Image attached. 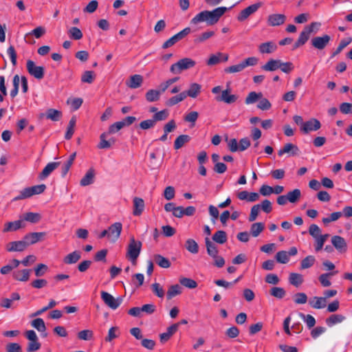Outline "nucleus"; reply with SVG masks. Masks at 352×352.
I'll return each mask as SVG.
<instances>
[{"instance_id":"nucleus-17","label":"nucleus","mask_w":352,"mask_h":352,"mask_svg":"<svg viewBox=\"0 0 352 352\" xmlns=\"http://www.w3.org/2000/svg\"><path fill=\"white\" fill-rule=\"evenodd\" d=\"M25 240L12 241L7 244L6 250L8 252H22L27 248Z\"/></svg>"},{"instance_id":"nucleus-43","label":"nucleus","mask_w":352,"mask_h":352,"mask_svg":"<svg viewBox=\"0 0 352 352\" xmlns=\"http://www.w3.org/2000/svg\"><path fill=\"white\" fill-rule=\"evenodd\" d=\"M108 135L109 134L107 133H103L100 135V143L98 146L99 148H109L111 147V144H114V140H111L110 141H107L106 140V138Z\"/></svg>"},{"instance_id":"nucleus-15","label":"nucleus","mask_w":352,"mask_h":352,"mask_svg":"<svg viewBox=\"0 0 352 352\" xmlns=\"http://www.w3.org/2000/svg\"><path fill=\"white\" fill-rule=\"evenodd\" d=\"M60 164L59 162H53L48 163L39 174L38 178L41 180L46 179L56 168Z\"/></svg>"},{"instance_id":"nucleus-56","label":"nucleus","mask_w":352,"mask_h":352,"mask_svg":"<svg viewBox=\"0 0 352 352\" xmlns=\"http://www.w3.org/2000/svg\"><path fill=\"white\" fill-rule=\"evenodd\" d=\"M243 65L242 62L237 65H232L224 69V72L227 74H233L241 72L244 69Z\"/></svg>"},{"instance_id":"nucleus-12","label":"nucleus","mask_w":352,"mask_h":352,"mask_svg":"<svg viewBox=\"0 0 352 352\" xmlns=\"http://www.w3.org/2000/svg\"><path fill=\"white\" fill-rule=\"evenodd\" d=\"M300 153V150L298 147L292 143H287L284 145V146L280 149L278 152V155L279 156H282L284 154L287 153L289 156H296L298 155Z\"/></svg>"},{"instance_id":"nucleus-21","label":"nucleus","mask_w":352,"mask_h":352,"mask_svg":"<svg viewBox=\"0 0 352 352\" xmlns=\"http://www.w3.org/2000/svg\"><path fill=\"white\" fill-rule=\"evenodd\" d=\"M346 319L342 314H334L326 318L325 322L328 327H331L337 324L341 323Z\"/></svg>"},{"instance_id":"nucleus-51","label":"nucleus","mask_w":352,"mask_h":352,"mask_svg":"<svg viewBox=\"0 0 352 352\" xmlns=\"http://www.w3.org/2000/svg\"><path fill=\"white\" fill-rule=\"evenodd\" d=\"M288 201L291 203H296L301 196V192L299 189H294L292 191H289L287 195Z\"/></svg>"},{"instance_id":"nucleus-40","label":"nucleus","mask_w":352,"mask_h":352,"mask_svg":"<svg viewBox=\"0 0 352 352\" xmlns=\"http://www.w3.org/2000/svg\"><path fill=\"white\" fill-rule=\"evenodd\" d=\"M182 287L178 284L171 285L166 293V297L168 300L173 298L182 293Z\"/></svg>"},{"instance_id":"nucleus-46","label":"nucleus","mask_w":352,"mask_h":352,"mask_svg":"<svg viewBox=\"0 0 352 352\" xmlns=\"http://www.w3.org/2000/svg\"><path fill=\"white\" fill-rule=\"evenodd\" d=\"M185 247L192 254H197L199 252L198 244L194 239H188L186 242Z\"/></svg>"},{"instance_id":"nucleus-26","label":"nucleus","mask_w":352,"mask_h":352,"mask_svg":"<svg viewBox=\"0 0 352 352\" xmlns=\"http://www.w3.org/2000/svg\"><path fill=\"white\" fill-rule=\"evenodd\" d=\"M312 308H324L327 305V300L324 297H313L309 301Z\"/></svg>"},{"instance_id":"nucleus-45","label":"nucleus","mask_w":352,"mask_h":352,"mask_svg":"<svg viewBox=\"0 0 352 352\" xmlns=\"http://www.w3.org/2000/svg\"><path fill=\"white\" fill-rule=\"evenodd\" d=\"M351 41H352L351 38H347L341 40L338 47L332 53L331 57L333 58L336 56L338 55L343 50L344 48H345L348 45H349L351 43Z\"/></svg>"},{"instance_id":"nucleus-16","label":"nucleus","mask_w":352,"mask_h":352,"mask_svg":"<svg viewBox=\"0 0 352 352\" xmlns=\"http://www.w3.org/2000/svg\"><path fill=\"white\" fill-rule=\"evenodd\" d=\"M201 91V85L197 82L191 83L188 89L184 91L186 97H190L192 98H196Z\"/></svg>"},{"instance_id":"nucleus-9","label":"nucleus","mask_w":352,"mask_h":352,"mask_svg":"<svg viewBox=\"0 0 352 352\" xmlns=\"http://www.w3.org/2000/svg\"><path fill=\"white\" fill-rule=\"evenodd\" d=\"M321 127L320 121L316 118H311V120L305 122L303 127H300V131L305 133H309L311 131H316Z\"/></svg>"},{"instance_id":"nucleus-64","label":"nucleus","mask_w":352,"mask_h":352,"mask_svg":"<svg viewBox=\"0 0 352 352\" xmlns=\"http://www.w3.org/2000/svg\"><path fill=\"white\" fill-rule=\"evenodd\" d=\"M6 352H22L21 345L15 342H10L6 346Z\"/></svg>"},{"instance_id":"nucleus-29","label":"nucleus","mask_w":352,"mask_h":352,"mask_svg":"<svg viewBox=\"0 0 352 352\" xmlns=\"http://www.w3.org/2000/svg\"><path fill=\"white\" fill-rule=\"evenodd\" d=\"M143 82V78L141 75L135 74L130 77L129 81L126 82V85L131 89H136L140 87Z\"/></svg>"},{"instance_id":"nucleus-57","label":"nucleus","mask_w":352,"mask_h":352,"mask_svg":"<svg viewBox=\"0 0 352 352\" xmlns=\"http://www.w3.org/2000/svg\"><path fill=\"white\" fill-rule=\"evenodd\" d=\"M93 337V331L89 329L82 330L78 333V338L81 340H90Z\"/></svg>"},{"instance_id":"nucleus-28","label":"nucleus","mask_w":352,"mask_h":352,"mask_svg":"<svg viewBox=\"0 0 352 352\" xmlns=\"http://www.w3.org/2000/svg\"><path fill=\"white\" fill-rule=\"evenodd\" d=\"M144 209V201L142 198L134 197L133 199V214L139 216L142 214Z\"/></svg>"},{"instance_id":"nucleus-63","label":"nucleus","mask_w":352,"mask_h":352,"mask_svg":"<svg viewBox=\"0 0 352 352\" xmlns=\"http://www.w3.org/2000/svg\"><path fill=\"white\" fill-rule=\"evenodd\" d=\"M168 111L166 109H164L159 112L155 113L153 116V120H155V122L156 123L157 121L165 120L168 118Z\"/></svg>"},{"instance_id":"nucleus-61","label":"nucleus","mask_w":352,"mask_h":352,"mask_svg":"<svg viewBox=\"0 0 352 352\" xmlns=\"http://www.w3.org/2000/svg\"><path fill=\"white\" fill-rule=\"evenodd\" d=\"M222 56L223 54L221 52H218L215 54L211 55L209 59L207 60V65L212 66L218 64L219 63H220Z\"/></svg>"},{"instance_id":"nucleus-55","label":"nucleus","mask_w":352,"mask_h":352,"mask_svg":"<svg viewBox=\"0 0 352 352\" xmlns=\"http://www.w3.org/2000/svg\"><path fill=\"white\" fill-rule=\"evenodd\" d=\"M275 258L278 263L283 264L287 263L289 260L287 252L283 250L278 252L276 254Z\"/></svg>"},{"instance_id":"nucleus-62","label":"nucleus","mask_w":352,"mask_h":352,"mask_svg":"<svg viewBox=\"0 0 352 352\" xmlns=\"http://www.w3.org/2000/svg\"><path fill=\"white\" fill-rule=\"evenodd\" d=\"M214 32L213 31H207L205 32L201 33L200 35L197 36V38L195 39V43H202L205 41L206 40L210 38L212 36H214Z\"/></svg>"},{"instance_id":"nucleus-4","label":"nucleus","mask_w":352,"mask_h":352,"mask_svg":"<svg viewBox=\"0 0 352 352\" xmlns=\"http://www.w3.org/2000/svg\"><path fill=\"white\" fill-rule=\"evenodd\" d=\"M26 67L28 73L38 80L44 77L45 69L42 66H37L33 60H28L26 63Z\"/></svg>"},{"instance_id":"nucleus-8","label":"nucleus","mask_w":352,"mask_h":352,"mask_svg":"<svg viewBox=\"0 0 352 352\" xmlns=\"http://www.w3.org/2000/svg\"><path fill=\"white\" fill-rule=\"evenodd\" d=\"M238 99V96L235 94H231V90L228 87L226 90H223L220 96L216 97V100L219 102H223L226 104L234 103Z\"/></svg>"},{"instance_id":"nucleus-48","label":"nucleus","mask_w":352,"mask_h":352,"mask_svg":"<svg viewBox=\"0 0 352 352\" xmlns=\"http://www.w3.org/2000/svg\"><path fill=\"white\" fill-rule=\"evenodd\" d=\"M32 326L40 332H45L46 327L44 320L42 318H38L33 320L31 322Z\"/></svg>"},{"instance_id":"nucleus-34","label":"nucleus","mask_w":352,"mask_h":352,"mask_svg":"<svg viewBox=\"0 0 352 352\" xmlns=\"http://www.w3.org/2000/svg\"><path fill=\"white\" fill-rule=\"evenodd\" d=\"M45 116L47 119L52 121H58L62 117V112L54 109H48Z\"/></svg>"},{"instance_id":"nucleus-35","label":"nucleus","mask_w":352,"mask_h":352,"mask_svg":"<svg viewBox=\"0 0 352 352\" xmlns=\"http://www.w3.org/2000/svg\"><path fill=\"white\" fill-rule=\"evenodd\" d=\"M190 137L188 135H180L175 140L174 148L176 150L181 148L185 144L190 140Z\"/></svg>"},{"instance_id":"nucleus-18","label":"nucleus","mask_w":352,"mask_h":352,"mask_svg":"<svg viewBox=\"0 0 352 352\" xmlns=\"http://www.w3.org/2000/svg\"><path fill=\"white\" fill-rule=\"evenodd\" d=\"M122 229V225L121 223H120V222L114 223L108 229V231H109L108 237L109 238L112 237L113 241L117 240L120 236Z\"/></svg>"},{"instance_id":"nucleus-24","label":"nucleus","mask_w":352,"mask_h":352,"mask_svg":"<svg viewBox=\"0 0 352 352\" xmlns=\"http://www.w3.org/2000/svg\"><path fill=\"white\" fill-rule=\"evenodd\" d=\"M25 227V223L23 222V220L19 219L15 221L8 222L5 224L3 232H10V231H16L21 228Z\"/></svg>"},{"instance_id":"nucleus-20","label":"nucleus","mask_w":352,"mask_h":352,"mask_svg":"<svg viewBox=\"0 0 352 352\" xmlns=\"http://www.w3.org/2000/svg\"><path fill=\"white\" fill-rule=\"evenodd\" d=\"M277 49V45L272 41L263 43L258 46V51L261 54H271Z\"/></svg>"},{"instance_id":"nucleus-22","label":"nucleus","mask_w":352,"mask_h":352,"mask_svg":"<svg viewBox=\"0 0 352 352\" xmlns=\"http://www.w3.org/2000/svg\"><path fill=\"white\" fill-rule=\"evenodd\" d=\"M179 324H173L167 328L166 332L160 335V342L164 343L177 331Z\"/></svg>"},{"instance_id":"nucleus-14","label":"nucleus","mask_w":352,"mask_h":352,"mask_svg":"<svg viewBox=\"0 0 352 352\" xmlns=\"http://www.w3.org/2000/svg\"><path fill=\"white\" fill-rule=\"evenodd\" d=\"M286 16L283 14H272L267 17V23L270 26H278L285 22Z\"/></svg>"},{"instance_id":"nucleus-50","label":"nucleus","mask_w":352,"mask_h":352,"mask_svg":"<svg viewBox=\"0 0 352 352\" xmlns=\"http://www.w3.org/2000/svg\"><path fill=\"white\" fill-rule=\"evenodd\" d=\"M76 118L72 117L69 122L67 129L65 135L66 140H70L74 133V127L76 125Z\"/></svg>"},{"instance_id":"nucleus-32","label":"nucleus","mask_w":352,"mask_h":352,"mask_svg":"<svg viewBox=\"0 0 352 352\" xmlns=\"http://www.w3.org/2000/svg\"><path fill=\"white\" fill-rule=\"evenodd\" d=\"M41 219V215L37 212H26L23 214L21 220L29 221L32 223H36Z\"/></svg>"},{"instance_id":"nucleus-38","label":"nucleus","mask_w":352,"mask_h":352,"mask_svg":"<svg viewBox=\"0 0 352 352\" xmlns=\"http://www.w3.org/2000/svg\"><path fill=\"white\" fill-rule=\"evenodd\" d=\"M155 262L162 268H168L170 266V261L162 256L161 254H155L154 256Z\"/></svg>"},{"instance_id":"nucleus-49","label":"nucleus","mask_w":352,"mask_h":352,"mask_svg":"<svg viewBox=\"0 0 352 352\" xmlns=\"http://www.w3.org/2000/svg\"><path fill=\"white\" fill-rule=\"evenodd\" d=\"M289 283L296 286L298 287L303 282V278L302 275L297 273H291L289 278Z\"/></svg>"},{"instance_id":"nucleus-33","label":"nucleus","mask_w":352,"mask_h":352,"mask_svg":"<svg viewBox=\"0 0 352 352\" xmlns=\"http://www.w3.org/2000/svg\"><path fill=\"white\" fill-rule=\"evenodd\" d=\"M205 243L208 255L211 257H217L219 251L215 244L213 243L208 237L205 239Z\"/></svg>"},{"instance_id":"nucleus-5","label":"nucleus","mask_w":352,"mask_h":352,"mask_svg":"<svg viewBox=\"0 0 352 352\" xmlns=\"http://www.w3.org/2000/svg\"><path fill=\"white\" fill-rule=\"evenodd\" d=\"M191 32V29L190 28H186L177 34H175L166 41H165L162 45L163 49H167L168 47L174 45L177 42L181 41L184 38H185L188 34Z\"/></svg>"},{"instance_id":"nucleus-13","label":"nucleus","mask_w":352,"mask_h":352,"mask_svg":"<svg viewBox=\"0 0 352 352\" xmlns=\"http://www.w3.org/2000/svg\"><path fill=\"white\" fill-rule=\"evenodd\" d=\"M46 233L41 232H30L25 235L24 240L27 243V246L34 244L41 240L45 236Z\"/></svg>"},{"instance_id":"nucleus-60","label":"nucleus","mask_w":352,"mask_h":352,"mask_svg":"<svg viewBox=\"0 0 352 352\" xmlns=\"http://www.w3.org/2000/svg\"><path fill=\"white\" fill-rule=\"evenodd\" d=\"M32 196V194L31 192L30 187H28V188L23 189L20 192L19 195L14 199V200L18 201V200L25 199L29 198Z\"/></svg>"},{"instance_id":"nucleus-41","label":"nucleus","mask_w":352,"mask_h":352,"mask_svg":"<svg viewBox=\"0 0 352 352\" xmlns=\"http://www.w3.org/2000/svg\"><path fill=\"white\" fill-rule=\"evenodd\" d=\"M337 273L338 272L336 271L321 274L318 278L320 284L323 287H329L331 285V283L329 280V278L332 276L336 275Z\"/></svg>"},{"instance_id":"nucleus-53","label":"nucleus","mask_w":352,"mask_h":352,"mask_svg":"<svg viewBox=\"0 0 352 352\" xmlns=\"http://www.w3.org/2000/svg\"><path fill=\"white\" fill-rule=\"evenodd\" d=\"M179 283L187 288L194 289L197 287V283L193 279L189 278H181L179 279Z\"/></svg>"},{"instance_id":"nucleus-11","label":"nucleus","mask_w":352,"mask_h":352,"mask_svg":"<svg viewBox=\"0 0 352 352\" xmlns=\"http://www.w3.org/2000/svg\"><path fill=\"white\" fill-rule=\"evenodd\" d=\"M331 241L338 252L342 254L346 252L347 243L343 237L336 235L332 236Z\"/></svg>"},{"instance_id":"nucleus-6","label":"nucleus","mask_w":352,"mask_h":352,"mask_svg":"<svg viewBox=\"0 0 352 352\" xmlns=\"http://www.w3.org/2000/svg\"><path fill=\"white\" fill-rule=\"evenodd\" d=\"M101 298L107 306L110 308H117L121 305L123 301V297L114 298L112 295L107 292H101Z\"/></svg>"},{"instance_id":"nucleus-36","label":"nucleus","mask_w":352,"mask_h":352,"mask_svg":"<svg viewBox=\"0 0 352 352\" xmlns=\"http://www.w3.org/2000/svg\"><path fill=\"white\" fill-rule=\"evenodd\" d=\"M186 98V97L184 91L180 92L179 94L173 96L170 98L168 100H167V101L166 102V105L168 107L174 106L178 104L179 102L184 100Z\"/></svg>"},{"instance_id":"nucleus-1","label":"nucleus","mask_w":352,"mask_h":352,"mask_svg":"<svg viewBox=\"0 0 352 352\" xmlns=\"http://www.w3.org/2000/svg\"><path fill=\"white\" fill-rule=\"evenodd\" d=\"M226 7H218L213 10H204L196 14L191 20L190 24L197 25L201 22H206L208 25H213L216 24L220 18L225 14L226 11L232 8Z\"/></svg>"},{"instance_id":"nucleus-19","label":"nucleus","mask_w":352,"mask_h":352,"mask_svg":"<svg viewBox=\"0 0 352 352\" xmlns=\"http://www.w3.org/2000/svg\"><path fill=\"white\" fill-rule=\"evenodd\" d=\"M237 197L240 200H245L249 202H254L259 199V195L257 192H249L246 190H243L237 194Z\"/></svg>"},{"instance_id":"nucleus-2","label":"nucleus","mask_w":352,"mask_h":352,"mask_svg":"<svg viewBox=\"0 0 352 352\" xmlns=\"http://www.w3.org/2000/svg\"><path fill=\"white\" fill-rule=\"evenodd\" d=\"M142 249V243L140 241H136L133 236L131 237L129 243L127 248L126 257L133 263H135Z\"/></svg>"},{"instance_id":"nucleus-44","label":"nucleus","mask_w":352,"mask_h":352,"mask_svg":"<svg viewBox=\"0 0 352 352\" xmlns=\"http://www.w3.org/2000/svg\"><path fill=\"white\" fill-rule=\"evenodd\" d=\"M212 240L219 244H223L227 241V234L223 230L217 231L212 236Z\"/></svg>"},{"instance_id":"nucleus-7","label":"nucleus","mask_w":352,"mask_h":352,"mask_svg":"<svg viewBox=\"0 0 352 352\" xmlns=\"http://www.w3.org/2000/svg\"><path fill=\"white\" fill-rule=\"evenodd\" d=\"M331 41V36L328 34H323L320 36H315L311 40V46L318 50H324Z\"/></svg>"},{"instance_id":"nucleus-42","label":"nucleus","mask_w":352,"mask_h":352,"mask_svg":"<svg viewBox=\"0 0 352 352\" xmlns=\"http://www.w3.org/2000/svg\"><path fill=\"white\" fill-rule=\"evenodd\" d=\"M265 225L263 223L258 222L254 223L251 226L250 234L254 237H257L264 230Z\"/></svg>"},{"instance_id":"nucleus-30","label":"nucleus","mask_w":352,"mask_h":352,"mask_svg":"<svg viewBox=\"0 0 352 352\" xmlns=\"http://www.w3.org/2000/svg\"><path fill=\"white\" fill-rule=\"evenodd\" d=\"M280 60L270 59L264 65L262 66V69L267 72H273L279 69Z\"/></svg>"},{"instance_id":"nucleus-47","label":"nucleus","mask_w":352,"mask_h":352,"mask_svg":"<svg viewBox=\"0 0 352 352\" xmlns=\"http://www.w3.org/2000/svg\"><path fill=\"white\" fill-rule=\"evenodd\" d=\"M316 262V258L314 256L309 255L306 256L301 261L300 268L302 270L307 269L314 265Z\"/></svg>"},{"instance_id":"nucleus-39","label":"nucleus","mask_w":352,"mask_h":352,"mask_svg":"<svg viewBox=\"0 0 352 352\" xmlns=\"http://www.w3.org/2000/svg\"><path fill=\"white\" fill-rule=\"evenodd\" d=\"M263 94L261 92L256 93L255 91H251L248 94L245 98V102L246 104H250L255 103L257 100L261 99Z\"/></svg>"},{"instance_id":"nucleus-52","label":"nucleus","mask_w":352,"mask_h":352,"mask_svg":"<svg viewBox=\"0 0 352 352\" xmlns=\"http://www.w3.org/2000/svg\"><path fill=\"white\" fill-rule=\"evenodd\" d=\"M96 78V75L92 71H85L82 76L81 81L82 82L91 84L94 82Z\"/></svg>"},{"instance_id":"nucleus-23","label":"nucleus","mask_w":352,"mask_h":352,"mask_svg":"<svg viewBox=\"0 0 352 352\" xmlns=\"http://www.w3.org/2000/svg\"><path fill=\"white\" fill-rule=\"evenodd\" d=\"M95 178V170L91 168L81 179L80 184L82 186H87L94 183Z\"/></svg>"},{"instance_id":"nucleus-58","label":"nucleus","mask_w":352,"mask_h":352,"mask_svg":"<svg viewBox=\"0 0 352 352\" xmlns=\"http://www.w3.org/2000/svg\"><path fill=\"white\" fill-rule=\"evenodd\" d=\"M198 117L199 113L197 111H190L184 116V120L191 123V126H194Z\"/></svg>"},{"instance_id":"nucleus-10","label":"nucleus","mask_w":352,"mask_h":352,"mask_svg":"<svg viewBox=\"0 0 352 352\" xmlns=\"http://www.w3.org/2000/svg\"><path fill=\"white\" fill-rule=\"evenodd\" d=\"M261 7V3L252 4L246 8L243 9L240 12L237 16V20L239 21H243L247 19L251 14L256 12L258 9Z\"/></svg>"},{"instance_id":"nucleus-59","label":"nucleus","mask_w":352,"mask_h":352,"mask_svg":"<svg viewBox=\"0 0 352 352\" xmlns=\"http://www.w3.org/2000/svg\"><path fill=\"white\" fill-rule=\"evenodd\" d=\"M285 291L282 287H274L270 290V294L278 298H283L285 296Z\"/></svg>"},{"instance_id":"nucleus-3","label":"nucleus","mask_w":352,"mask_h":352,"mask_svg":"<svg viewBox=\"0 0 352 352\" xmlns=\"http://www.w3.org/2000/svg\"><path fill=\"white\" fill-rule=\"evenodd\" d=\"M196 63L190 58H184L173 64L170 67V71L174 74H179L183 71L193 67Z\"/></svg>"},{"instance_id":"nucleus-31","label":"nucleus","mask_w":352,"mask_h":352,"mask_svg":"<svg viewBox=\"0 0 352 352\" xmlns=\"http://www.w3.org/2000/svg\"><path fill=\"white\" fill-rule=\"evenodd\" d=\"M30 271L27 269L16 271L13 273V278L16 280L27 281L29 280Z\"/></svg>"},{"instance_id":"nucleus-37","label":"nucleus","mask_w":352,"mask_h":352,"mask_svg":"<svg viewBox=\"0 0 352 352\" xmlns=\"http://www.w3.org/2000/svg\"><path fill=\"white\" fill-rule=\"evenodd\" d=\"M162 93L160 89V90L150 89L146 93L145 97L148 102H155L160 99Z\"/></svg>"},{"instance_id":"nucleus-27","label":"nucleus","mask_w":352,"mask_h":352,"mask_svg":"<svg viewBox=\"0 0 352 352\" xmlns=\"http://www.w3.org/2000/svg\"><path fill=\"white\" fill-rule=\"evenodd\" d=\"M312 308H324L327 305V300L324 297H313L309 301Z\"/></svg>"},{"instance_id":"nucleus-54","label":"nucleus","mask_w":352,"mask_h":352,"mask_svg":"<svg viewBox=\"0 0 352 352\" xmlns=\"http://www.w3.org/2000/svg\"><path fill=\"white\" fill-rule=\"evenodd\" d=\"M68 34L69 37L74 40H80L82 38V33L81 30L76 27L71 28L68 31Z\"/></svg>"},{"instance_id":"nucleus-25","label":"nucleus","mask_w":352,"mask_h":352,"mask_svg":"<svg viewBox=\"0 0 352 352\" xmlns=\"http://www.w3.org/2000/svg\"><path fill=\"white\" fill-rule=\"evenodd\" d=\"M81 258V252L76 250L72 253L68 254L63 258L64 263L67 265L74 264L77 263Z\"/></svg>"}]
</instances>
